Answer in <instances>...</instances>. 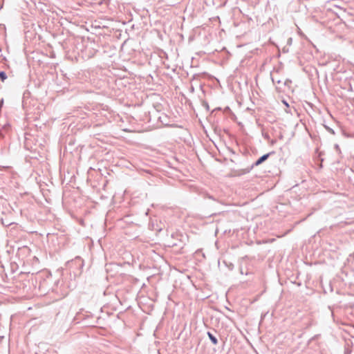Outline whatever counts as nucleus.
Returning <instances> with one entry per match:
<instances>
[{"instance_id":"f257e3e1","label":"nucleus","mask_w":354,"mask_h":354,"mask_svg":"<svg viewBox=\"0 0 354 354\" xmlns=\"http://www.w3.org/2000/svg\"><path fill=\"white\" fill-rule=\"evenodd\" d=\"M274 153V151L263 154L261 157H259L252 164L251 166L243 169L241 174H245L250 172V171L255 167H257L264 162L270 156L271 154Z\"/></svg>"},{"instance_id":"f03ea898","label":"nucleus","mask_w":354,"mask_h":354,"mask_svg":"<svg viewBox=\"0 0 354 354\" xmlns=\"http://www.w3.org/2000/svg\"><path fill=\"white\" fill-rule=\"evenodd\" d=\"M73 263H75L77 266L79 267L80 271L78 274H80L82 272V269L84 267V261L80 257H77V258H75Z\"/></svg>"},{"instance_id":"7ed1b4c3","label":"nucleus","mask_w":354,"mask_h":354,"mask_svg":"<svg viewBox=\"0 0 354 354\" xmlns=\"http://www.w3.org/2000/svg\"><path fill=\"white\" fill-rule=\"evenodd\" d=\"M207 335L213 345H217L218 342L216 336L210 331L207 332Z\"/></svg>"},{"instance_id":"20e7f679","label":"nucleus","mask_w":354,"mask_h":354,"mask_svg":"<svg viewBox=\"0 0 354 354\" xmlns=\"http://www.w3.org/2000/svg\"><path fill=\"white\" fill-rule=\"evenodd\" d=\"M316 153H317L318 160L321 162L319 167V168H322V167H323L322 162L324 161V158H322V156L324 155V152L319 151H318V149H317Z\"/></svg>"},{"instance_id":"39448f33","label":"nucleus","mask_w":354,"mask_h":354,"mask_svg":"<svg viewBox=\"0 0 354 354\" xmlns=\"http://www.w3.org/2000/svg\"><path fill=\"white\" fill-rule=\"evenodd\" d=\"M8 76H7V74L5 71H0V80L2 81V82H4L6 79H7Z\"/></svg>"},{"instance_id":"423d86ee","label":"nucleus","mask_w":354,"mask_h":354,"mask_svg":"<svg viewBox=\"0 0 354 354\" xmlns=\"http://www.w3.org/2000/svg\"><path fill=\"white\" fill-rule=\"evenodd\" d=\"M98 51V50L97 49H95L93 48H91V50H89V53H88V56L89 57H92L95 55V54Z\"/></svg>"},{"instance_id":"0eeeda50","label":"nucleus","mask_w":354,"mask_h":354,"mask_svg":"<svg viewBox=\"0 0 354 354\" xmlns=\"http://www.w3.org/2000/svg\"><path fill=\"white\" fill-rule=\"evenodd\" d=\"M324 127L327 130V131L329 132L330 133H331L333 135L335 134V131L332 128L329 127L328 126H327L326 124H324Z\"/></svg>"},{"instance_id":"6e6552de","label":"nucleus","mask_w":354,"mask_h":354,"mask_svg":"<svg viewBox=\"0 0 354 354\" xmlns=\"http://www.w3.org/2000/svg\"><path fill=\"white\" fill-rule=\"evenodd\" d=\"M202 106L206 109V111H209V104L207 103V102L203 101Z\"/></svg>"},{"instance_id":"1a4fd4ad","label":"nucleus","mask_w":354,"mask_h":354,"mask_svg":"<svg viewBox=\"0 0 354 354\" xmlns=\"http://www.w3.org/2000/svg\"><path fill=\"white\" fill-rule=\"evenodd\" d=\"M291 84H292V80H290V79H286L285 80V82H283V85L285 86H288L289 88H290V86Z\"/></svg>"},{"instance_id":"9d476101","label":"nucleus","mask_w":354,"mask_h":354,"mask_svg":"<svg viewBox=\"0 0 354 354\" xmlns=\"http://www.w3.org/2000/svg\"><path fill=\"white\" fill-rule=\"evenodd\" d=\"M262 136L264 138V139L268 140H270V136L268 135V133H265V132L263 131L262 132Z\"/></svg>"},{"instance_id":"9b49d317","label":"nucleus","mask_w":354,"mask_h":354,"mask_svg":"<svg viewBox=\"0 0 354 354\" xmlns=\"http://www.w3.org/2000/svg\"><path fill=\"white\" fill-rule=\"evenodd\" d=\"M272 79V81L273 82V84H281V80H276L274 77H271Z\"/></svg>"},{"instance_id":"f8f14e48","label":"nucleus","mask_w":354,"mask_h":354,"mask_svg":"<svg viewBox=\"0 0 354 354\" xmlns=\"http://www.w3.org/2000/svg\"><path fill=\"white\" fill-rule=\"evenodd\" d=\"M81 317H82V314H81V313H77V314L76 315V316H75V319L76 320H80V319L82 318Z\"/></svg>"},{"instance_id":"ddd939ff","label":"nucleus","mask_w":354,"mask_h":354,"mask_svg":"<svg viewBox=\"0 0 354 354\" xmlns=\"http://www.w3.org/2000/svg\"><path fill=\"white\" fill-rule=\"evenodd\" d=\"M335 148L337 149V151L339 153H340V152H341L339 145L335 144Z\"/></svg>"},{"instance_id":"4468645a","label":"nucleus","mask_w":354,"mask_h":354,"mask_svg":"<svg viewBox=\"0 0 354 354\" xmlns=\"http://www.w3.org/2000/svg\"><path fill=\"white\" fill-rule=\"evenodd\" d=\"M282 102L286 107H289V104L286 100H283Z\"/></svg>"},{"instance_id":"2eb2a0df","label":"nucleus","mask_w":354,"mask_h":354,"mask_svg":"<svg viewBox=\"0 0 354 354\" xmlns=\"http://www.w3.org/2000/svg\"><path fill=\"white\" fill-rule=\"evenodd\" d=\"M350 353H351V351H348V349L345 350L344 354H350Z\"/></svg>"},{"instance_id":"dca6fc26","label":"nucleus","mask_w":354,"mask_h":354,"mask_svg":"<svg viewBox=\"0 0 354 354\" xmlns=\"http://www.w3.org/2000/svg\"><path fill=\"white\" fill-rule=\"evenodd\" d=\"M207 197H208V198H209V199H212V200L215 201V199L214 198V197H213L212 196L208 195V196H207Z\"/></svg>"},{"instance_id":"f3484780","label":"nucleus","mask_w":354,"mask_h":354,"mask_svg":"<svg viewBox=\"0 0 354 354\" xmlns=\"http://www.w3.org/2000/svg\"><path fill=\"white\" fill-rule=\"evenodd\" d=\"M276 89L279 91H281V88L279 86H276Z\"/></svg>"},{"instance_id":"a211bd4d","label":"nucleus","mask_w":354,"mask_h":354,"mask_svg":"<svg viewBox=\"0 0 354 354\" xmlns=\"http://www.w3.org/2000/svg\"><path fill=\"white\" fill-rule=\"evenodd\" d=\"M3 100L1 99V101H0V106H1L3 104Z\"/></svg>"},{"instance_id":"6ab92c4d","label":"nucleus","mask_w":354,"mask_h":354,"mask_svg":"<svg viewBox=\"0 0 354 354\" xmlns=\"http://www.w3.org/2000/svg\"><path fill=\"white\" fill-rule=\"evenodd\" d=\"M291 41H292V38H289V39H288V43L289 44V43H290Z\"/></svg>"},{"instance_id":"aec40b11","label":"nucleus","mask_w":354,"mask_h":354,"mask_svg":"<svg viewBox=\"0 0 354 354\" xmlns=\"http://www.w3.org/2000/svg\"><path fill=\"white\" fill-rule=\"evenodd\" d=\"M271 143L273 145L275 143V140H272Z\"/></svg>"},{"instance_id":"412c9836","label":"nucleus","mask_w":354,"mask_h":354,"mask_svg":"<svg viewBox=\"0 0 354 354\" xmlns=\"http://www.w3.org/2000/svg\"><path fill=\"white\" fill-rule=\"evenodd\" d=\"M240 272H241V274H243V270H242V268H241Z\"/></svg>"}]
</instances>
